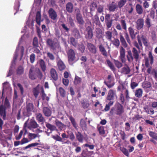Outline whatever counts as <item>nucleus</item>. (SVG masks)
Here are the masks:
<instances>
[{
  "label": "nucleus",
  "mask_w": 157,
  "mask_h": 157,
  "mask_svg": "<svg viewBox=\"0 0 157 157\" xmlns=\"http://www.w3.org/2000/svg\"><path fill=\"white\" fill-rule=\"evenodd\" d=\"M114 79L111 75H109L108 76L106 81H105L104 83L109 88H111L113 87L115 84L114 82Z\"/></svg>",
  "instance_id": "9b49d317"
},
{
  "label": "nucleus",
  "mask_w": 157,
  "mask_h": 157,
  "mask_svg": "<svg viewBox=\"0 0 157 157\" xmlns=\"http://www.w3.org/2000/svg\"><path fill=\"white\" fill-rule=\"evenodd\" d=\"M78 49L82 53L84 52L85 50V47L82 43L78 45Z\"/></svg>",
  "instance_id": "5fc2aeb1"
},
{
  "label": "nucleus",
  "mask_w": 157,
  "mask_h": 157,
  "mask_svg": "<svg viewBox=\"0 0 157 157\" xmlns=\"http://www.w3.org/2000/svg\"><path fill=\"white\" fill-rule=\"evenodd\" d=\"M120 56L119 57V59L121 60V62L117 60L114 59V63L116 67L118 68L121 67L122 66V63H125L126 61L125 55V50L122 46H121L120 50Z\"/></svg>",
  "instance_id": "f257e3e1"
},
{
  "label": "nucleus",
  "mask_w": 157,
  "mask_h": 157,
  "mask_svg": "<svg viewBox=\"0 0 157 157\" xmlns=\"http://www.w3.org/2000/svg\"><path fill=\"white\" fill-rule=\"evenodd\" d=\"M136 10L137 13L139 15L142 14L144 12V9L142 6L139 4L136 6Z\"/></svg>",
  "instance_id": "2f4dec72"
},
{
  "label": "nucleus",
  "mask_w": 157,
  "mask_h": 157,
  "mask_svg": "<svg viewBox=\"0 0 157 157\" xmlns=\"http://www.w3.org/2000/svg\"><path fill=\"white\" fill-rule=\"evenodd\" d=\"M95 35L98 39H101L102 37V30L99 28H96L95 29Z\"/></svg>",
  "instance_id": "72a5a7b5"
},
{
  "label": "nucleus",
  "mask_w": 157,
  "mask_h": 157,
  "mask_svg": "<svg viewBox=\"0 0 157 157\" xmlns=\"http://www.w3.org/2000/svg\"><path fill=\"white\" fill-rule=\"evenodd\" d=\"M20 6L19 1L18 0H16L14 6V9L16 10L17 12L18 11Z\"/></svg>",
  "instance_id": "338daca9"
},
{
  "label": "nucleus",
  "mask_w": 157,
  "mask_h": 157,
  "mask_svg": "<svg viewBox=\"0 0 157 157\" xmlns=\"http://www.w3.org/2000/svg\"><path fill=\"white\" fill-rule=\"evenodd\" d=\"M127 58L128 62H130L133 61L135 59V61H137L139 58V54L137 50L135 48H132V52L131 50L127 51Z\"/></svg>",
  "instance_id": "f03ea898"
},
{
  "label": "nucleus",
  "mask_w": 157,
  "mask_h": 157,
  "mask_svg": "<svg viewBox=\"0 0 157 157\" xmlns=\"http://www.w3.org/2000/svg\"><path fill=\"white\" fill-rule=\"evenodd\" d=\"M69 118L73 126L75 128H77L78 126L77 124L75 122V118L72 116H69Z\"/></svg>",
  "instance_id": "a18cd8bd"
},
{
  "label": "nucleus",
  "mask_w": 157,
  "mask_h": 157,
  "mask_svg": "<svg viewBox=\"0 0 157 157\" xmlns=\"http://www.w3.org/2000/svg\"><path fill=\"white\" fill-rule=\"evenodd\" d=\"M55 124L60 131L62 130L66 127L65 125L58 120H56L55 121Z\"/></svg>",
  "instance_id": "473e14b6"
},
{
  "label": "nucleus",
  "mask_w": 157,
  "mask_h": 157,
  "mask_svg": "<svg viewBox=\"0 0 157 157\" xmlns=\"http://www.w3.org/2000/svg\"><path fill=\"white\" fill-rule=\"evenodd\" d=\"M50 73L52 79L55 81L57 80L58 77V73L56 70L53 68H52L50 70Z\"/></svg>",
  "instance_id": "412c9836"
},
{
  "label": "nucleus",
  "mask_w": 157,
  "mask_h": 157,
  "mask_svg": "<svg viewBox=\"0 0 157 157\" xmlns=\"http://www.w3.org/2000/svg\"><path fill=\"white\" fill-rule=\"evenodd\" d=\"M130 71L129 67L127 65H125L121 68V72L122 74L127 75L130 73Z\"/></svg>",
  "instance_id": "c756f323"
},
{
  "label": "nucleus",
  "mask_w": 157,
  "mask_h": 157,
  "mask_svg": "<svg viewBox=\"0 0 157 157\" xmlns=\"http://www.w3.org/2000/svg\"><path fill=\"white\" fill-rule=\"evenodd\" d=\"M148 56L150 62V63L152 65L154 63V57L151 52H149Z\"/></svg>",
  "instance_id": "0e129e2a"
},
{
  "label": "nucleus",
  "mask_w": 157,
  "mask_h": 157,
  "mask_svg": "<svg viewBox=\"0 0 157 157\" xmlns=\"http://www.w3.org/2000/svg\"><path fill=\"white\" fill-rule=\"evenodd\" d=\"M73 37L70 38V41L71 44L74 47H76L78 45V41Z\"/></svg>",
  "instance_id": "a19ab883"
},
{
  "label": "nucleus",
  "mask_w": 157,
  "mask_h": 157,
  "mask_svg": "<svg viewBox=\"0 0 157 157\" xmlns=\"http://www.w3.org/2000/svg\"><path fill=\"white\" fill-rule=\"evenodd\" d=\"M46 41L47 45L51 49L53 50L56 49L58 45V43L56 42L53 41L50 38L47 39Z\"/></svg>",
  "instance_id": "9d476101"
},
{
  "label": "nucleus",
  "mask_w": 157,
  "mask_h": 157,
  "mask_svg": "<svg viewBox=\"0 0 157 157\" xmlns=\"http://www.w3.org/2000/svg\"><path fill=\"white\" fill-rule=\"evenodd\" d=\"M33 95L35 98H37L39 95V91L37 87L34 88L33 89Z\"/></svg>",
  "instance_id": "774afa93"
},
{
  "label": "nucleus",
  "mask_w": 157,
  "mask_h": 157,
  "mask_svg": "<svg viewBox=\"0 0 157 157\" xmlns=\"http://www.w3.org/2000/svg\"><path fill=\"white\" fill-rule=\"evenodd\" d=\"M34 108L33 103H29L26 106V110L23 111V114L24 116L29 117L31 115V112Z\"/></svg>",
  "instance_id": "20e7f679"
},
{
  "label": "nucleus",
  "mask_w": 157,
  "mask_h": 157,
  "mask_svg": "<svg viewBox=\"0 0 157 157\" xmlns=\"http://www.w3.org/2000/svg\"><path fill=\"white\" fill-rule=\"evenodd\" d=\"M72 35L77 39L81 38V35L79 30L76 28H74L72 31Z\"/></svg>",
  "instance_id": "5701e85b"
},
{
  "label": "nucleus",
  "mask_w": 157,
  "mask_h": 157,
  "mask_svg": "<svg viewBox=\"0 0 157 157\" xmlns=\"http://www.w3.org/2000/svg\"><path fill=\"white\" fill-rule=\"evenodd\" d=\"M114 102V101H109L108 103L106 105L104 110L105 111H109V110L110 106L113 105Z\"/></svg>",
  "instance_id": "603ef678"
},
{
  "label": "nucleus",
  "mask_w": 157,
  "mask_h": 157,
  "mask_svg": "<svg viewBox=\"0 0 157 157\" xmlns=\"http://www.w3.org/2000/svg\"><path fill=\"white\" fill-rule=\"evenodd\" d=\"M149 135L150 137L157 141V134L156 133L150 131L149 132Z\"/></svg>",
  "instance_id": "6e6d98bb"
},
{
  "label": "nucleus",
  "mask_w": 157,
  "mask_h": 157,
  "mask_svg": "<svg viewBox=\"0 0 157 157\" xmlns=\"http://www.w3.org/2000/svg\"><path fill=\"white\" fill-rule=\"evenodd\" d=\"M145 22L147 27L148 29H149L152 25L151 22V19L148 17L145 20Z\"/></svg>",
  "instance_id": "8fccbe9b"
},
{
  "label": "nucleus",
  "mask_w": 157,
  "mask_h": 157,
  "mask_svg": "<svg viewBox=\"0 0 157 157\" xmlns=\"http://www.w3.org/2000/svg\"><path fill=\"white\" fill-rule=\"evenodd\" d=\"M75 135L78 141L80 143H82L84 139V136L81 133L79 132H78L77 133H76Z\"/></svg>",
  "instance_id": "c9c22d12"
},
{
  "label": "nucleus",
  "mask_w": 157,
  "mask_h": 157,
  "mask_svg": "<svg viewBox=\"0 0 157 157\" xmlns=\"http://www.w3.org/2000/svg\"><path fill=\"white\" fill-rule=\"evenodd\" d=\"M99 48L100 52L101 54L105 57H107L108 55L107 51L103 45L101 44L99 46Z\"/></svg>",
  "instance_id": "bb28decb"
},
{
  "label": "nucleus",
  "mask_w": 157,
  "mask_h": 157,
  "mask_svg": "<svg viewBox=\"0 0 157 157\" xmlns=\"http://www.w3.org/2000/svg\"><path fill=\"white\" fill-rule=\"evenodd\" d=\"M59 91L61 96L63 97H65L66 92L64 89L62 87H60L59 88Z\"/></svg>",
  "instance_id": "69168bd1"
},
{
  "label": "nucleus",
  "mask_w": 157,
  "mask_h": 157,
  "mask_svg": "<svg viewBox=\"0 0 157 157\" xmlns=\"http://www.w3.org/2000/svg\"><path fill=\"white\" fill-rule=\"evenodd\" d=\"M106 38L109 40H111L112 36V32L109 31H107L105 33Z\"/></svg>",
  "instance_id": "13d9d810"
},
{
  "label": "nucleus",
  "mask_w": 157,
  "mask_h": 157,
  "mask_svg": "<svg viewBox=\"0 0 157 157\" xmlns=\"http://www.w3.org/2000/svg\"><path fill=\"white\" fill-rule=\"evenodd\" d=\"M75 13L76 19L78 23L81 25H83L84 21L80 10L78 8L76 9L75 10Z\"/></svg>",
  "instance_id": "423d86ee"
},
{
  "label": "nucleus",
  "mask_w": 157,
  "mask_h": 157,
  "mask_svg": "<svg viewBox=\"0 0 157 157\" xmlns=\"http://www.w3.org/2000/svg\"><path fill=\"white\" fill-rule=\"evenodd\" d=\"M35 115L36 120L38 122H41L42 124H43L45 121V120L42 114L39 113H37Z\"/></svg>",
  "instance_id": "b1692460"
},
{
  "label": "nucleus",
  "mask_w": 157,
  "mask_h": 157,
  "mask_svg": "<svg viewBox=\"0 0 157 157\" xmlns=\"http://www.w3.org/2000/svg\"><path fill=\"white\" fill-rule=\"evenodd\" d=\"M143 91L141 89H138L136 90L135 93V95L138 98H140L142 96Z\"/></svg>",
  "instance_id": "09e8293b"
},
{
  "label": "nucleus",
  "mask_w": 157,
  "mask_h": 157,
  "mask_svg": "<svg viewBox=\"0 0 157 157\" xmlns=\"http://www.w3.org/2000/svg\"><path fill=\"white\" fill-rule=\"evenodd\" d=\"M142 86L144 89H147L151 86V84L148 82H145L142 84Z\"/></svg>",
  "instance_id": "4d7b16f0"
},
{
  "label": "nucleus",
  "mask_w": 157,
  "mask_h": 157,
  "mask_svg": "<svg viewBox=\"0 0 157 157\" xmlns=\"http://www.w3.org/2000/svg\"><path fill=\"white\" fill-rule=\"evenodd\" d=\"M38 63L42 71L44 72L46 70V66L44 60L43 59H40L38 61Z\"/></svg>",
  "instance_id": "cd10ccee"
},
{
  "label": "nucleus",
  "mask_w": 157,
  "mask_h": 157,
  "mask_svg": "<svg viewBox=\"0 0 157 157\" xmlns=\"http://www.w3.org/2000/svg\"><path fill=\"white\" fill-rule=\"evenodd\" d=\"M128 30L131 39L133 40L135 38L136 35L137 34V33L135 32L134 29L132 27L128 28Z\"/></svg>",
  "instance_id": "c85d7f7f"
},
{
  "label": "nucleus",
  "mask_w": 157,
  "mask_h": 157,
  "mask_svg": "<svg viewBox=\"0 0 157 157\" xmlns=\"http://www.w3.org/2000/svg\"><path fill=\"white\" fill-rule=\"evenodd\" d=\"M82 82V79L78 76H76L75 77L74 83L75 84L77 85L81 83Z\"/></svg>",
  "instance_id": "052dcab7"
},
{
  "label": "nucleus",
  "mask_w": 157,
  "mask_h": 157,
  "mask_svg": "<svg viewBox=\"0 0 157 157\" xmlns=\"http://www.w3.org/2000/svg\"><path fill=\"white\" fill-rule=\"evenodd\" d=\"M67 53L69 63L71 65H73L76 61V54L75 51L71 48L69 49L67 51Z\"/></svg>",
  "instance_id": "7ed1b4c3"
},
{
  "label": "nucleus",
  "mask_w": 157,
  "mask_h": 157,
  "mask_svg": "<svg viewBox=\"0 0 157 157\" xmlns=\"http://www.w3.org/2000/svg\"><path fill=\"white\" fill-rule=\"evenodd\" d=\"M46 41L47 45L51 49L53 50L56 49L58 45V43L56 42L53 41L50 38L47 39Z\"/></svg>",
  "instance_id": "1a4fd4ad"
},
{
  "label": "nucleus",
  "mask_w": 157,
  "mask_h": 157,
  "mask_svg": "<svg viewBox=\"0 0 157 157\" xmlns=\"http://www.w3.org/2000/svg\"><path fill=\"white\" fill-rule=\"evenodd\" d=\"M126 90H128L126 88V86L125 85L124 83H121L117 87V90L118 91H121V92H123V91Z\"/></svg>",
  "instance_id": "4c0bfd02"
},
{
  "label": "nucleus",
  "mask_w": 157,
  "mask_h": 157,
  "mask_svg": "<svg viewBox=\"0 0 157 157\" xmlns=\"http://www.w3.org/2000/svg\"><path fill=\"white\" fill-rule=\"evenodd\" d=\"M85 37L87 40H90L93 38L94 34L93 29L91 26H87L85 32Z\"/></svg>",
  "instance_id": "39448f33"
},
{
  "label": "nucleus",
  "mask_w": 157,
  "mask_h": 157,
  "mask_svg": "<svg viewBox=\"0 0 157 157\" xmlns=\"http://www.w3.org/2000/svg\"><path fill=\"white\" fill-rule=\"evenodd\" d=\"M120 41L122 45L123 46L122 47L124 48H127L128 46V44H127V43L124 36L122 34H120Z\"/></svg>",
  "instance_id": "e433bc0d"
},
{
  "label": "nucleus",
  "mask_w": 157,
  "mask_h": 157,
  "mask_svg": "<svg viewBox=\"0 0 157 157\" xmlns=\"http://www.w3.org/2000/svg\"><path fill=\"white\" fill-rule=\"evenodd\" d=\"M137 38L138 42L140 45L142 46V40L144 46L146 47H147L148 46L147 40L146 37L145 36L142 35L141 37H140L139 35H138L137 36Z\"/></svg>",
  "instance_id": "ddd939ff"
},
{
  "label": "nucleus",
  "mask_w": 157,
  "mask_h": 157,
  "mask_svg": "<svg viewBox=\"0 0 157 157\" xmlns=\"http://www.w3.org/2000/svg\"><path fill=\"white\" fill-rule=\"evenodd\" d=\"M24 71V68L22 66H19L17 70V75H21L22 74Z\"/></svg>",
  "instance_id": "de8ad7c7"
},
{
  "label": "nucleus",
  "mask_w": 157,
  "mask_h": 157,
  "mask_svg": "<svg viewBox=\"0 0 157 157\" xmlns=\"http://www.w3.org/2000/svg\"><path fill=\"white\" fill-rule=\"evenodd\" d=\"M52 137L56 141L62 142V143L63 142V140L62 138L58 135L52 136Z\"/></svg>",
  "instance_id": "864d4df0"
},
{
  "label": "nucleus",
  "mask_w": 157,
  "mask_h": 157,
  "mask_svg": "<svg viewBox=\"0 0 157 157\" xmlns=\"http://www.w3.org/2000/svg\"><path fill=\"white\" fill-rule=\"evenodd\" d=\"M57 65L59 70L60 71L64 70L66 68L65 65L61 60L58 61L57 63Z\"/></svg>",
  "instance_id": "f704fd0d"
},
{
  "label": "nucleus",
  "mask_w": 157,
  "mask_h": 157,
  "mask_svg": "<svg viewBox=\"0 0 157 157\" xmlns=\"http://www.w3.org/2000/svg\"><path fill=\"white\" fill-rule=\"evenodd\" d=\"M73 5L71 2H68L66 4V10L68 13H72L73 11Z\"/></svg>",
  "instance_id": "7c9ffc66"
},
{
  "label": "nucleus",
  "mask_w": 157,
  "mask_h": 157,
  "mask_svg": "<svg viewBox=\"0 0 157 157\" xmlns=\"http://www.w3.org/2000/svg\"><path fill=\"white\" fill-rule=\"evenodd\" d=\"M49 17L53 20H56L57 17V15L55 10L52 8H50L48 11Z\"/></svg>",
  "instance_id": "f3484780"
},
{
  "label": "nucleus",
  "mask_w": 157,
  "mask_h": 157,
  "mask_svg": "<svg viewBox=\"0 0 157 157\" xmlns=\"http://www.w3.org/2000/svg\"><path fill=\"white\" fill-rule=\"evenodd\" d=\"M41 15L40 12L38 11L36 14V23L39 25H40Z\"/></svg>",
  "instance_id": "79ce46f5"
},
{
  "label": "nucleus",
  "mask_w": 157,
  "mask_h": 157,
  "mask_svg": "<svg viewBox=\"0 0 157 157\" xmlns=\"http://www.w3.org/2000/svg\"><path fill=\"white\" fill-rule=\"evenodd\" d=\"M43 112L45 116L49 117L52 114L51 110L48 107H44L43 108Z\"/></svg>",
  "instance_id": "a878e982"
},
{
  "label": "nucleus",
  "mask_w": 157,
  "mask_h": 157,
  "mask_svg": "<svg viewBox=\"0 0 157 157\" xmlns=\"http://www.w3.org/2000/svg\"><path fill=\"white\" fill-rule=\"evenodd\" d=\"M106 61L107 65L113 71H115L116 70V68L115 67L114 65L112 62H111L110 60L107 59Z\"/></svg>",
  "instance_id": "ea45409f"
},
{
  "label": "nucleus",
  "mask_w": 157,
  "mask_h": 157,
  "mask_svg": "<svg viewBox=\"0 0 157 157\" xmlns=\"http://www.w3.org/2000/svg\"><path fill=\"white\" fill-rule=\"evenodd\" d=\"M108 7L109 10L111 12H114L118 7L117 3L114 1L109 3L108 6Z\"/></svg>",
  "instance_id": "dca6fc26"
},
{
  "label": "nucleus",
  "mask_w": 157,
  "mask_h": 157,
  "mask_svg": "<svg viewBox=\"0 0 157 157\" xmlns=\"http://www.w3.org/2000/svg\"><path fill=\"white\" fill-rule=\"evenodd\" d=\"M80 126L83 130H86L87 129V124L86 121L82 119L80 121Z\"/></svg>",
  "instance_id": "58836bf2"
},
{
  "label": "nucleus",
  "mask_w": 157,
  "mask_h": 157,
  "mask_svg": "<svg viewBox=\"0 0 157 157\" xmlns=\"http://www.w3.org/2000/svg\"><path fill=\"white\" fill-rule=\"evenodd\" d=\"M98 130L99 133L100 135H104L105 133L104 127L103 126H98Z\"/></svg>",
  "instance_id": "bf43d9fd"
},
{
  "label": "nucleus",
  "mask_w": 157,
  "mask_h": 157,
  "mask_svg": "<svg viewBox=\"0 0 157 157\" xmlns=\"http://www.w3.org/2000/svg\"><path fill=\"white\" fill-rule=\"evenodd\" d=\"M112 43L113 45L117 48L119 47L120 45L119 40L117 38H114L113 40L112 41Z\"/></svg>",
  "instance_id": "c03bdc74"
},
{
  "label": "nucleus",
  "mask_w": 157,
  "mask_h": 157,
  "mask_svg": "<svg viewBox=\"0 0 157 157\" xmlns=\"http://www.w3.org/2000/svg\"><path fill=\"white\" fill-rule=\"evenodd\" d=\"M39 145V144L38 143H32L30 144H29L27 146L24 147L23 148V149L25 150L31 147L36 146L38 145Z\"/></svg>",
  "instance_id": "e2e57ef3"
},
{
  "label": "nucleus",
  "mask_w": 157,
  "mask_h": 157,
  "mask_svg": "<svg viewBox=\"0 0 157 157\" xmlns=\"http://www.w3.org/2000/svg\"><path fill=\"white\" fill-rule=\"evenodd\" d=\"M120 24L118 23L117 24L116 28L118 30L121 31L122 29L126 31L127 23L126 21L124 19H121L120 20Z\"/></svg>",
  "instance_id": "6e6552de"
},
{
  "label": "nucleus",
  "mask_w": 157,
  "mask_h": 157,
  "mask_svg": "<svg viewBox=\"0 0 157 157\" xmlns=\"http://www.w3.org/2000/svg\"><path fill=\"white\" fill-rule=\"evenodd\" d=\"M144 20L143 18L138 19L136 22V28L138 30H140L143 27L144 25Z\"/></svg>",
  "instance_id": "6ab92c4d"
},
{
  "label": "nucleus",
  "mask_w": 157,
  "mask_h": 157,
  "mask_svg": "<svg viewBox=\"0 0 157 157\" xmlns=\"http://www.w3.org/2000/svg\"><path fill=\"white\" fill-rule=\"evenodd\" d=\"M33 67H31L29 71V77L32 80H34L37 78L36 72L33 71Z\"/></svg>",
  "instance_id": "4be33fe9"
},
{
  "label": "nucleus",
  "mask_w": 157,
  "mask_h": 157,
  "mask_svg": "<svg viewBox=\"0 0 157 157\" xmlns=\"http://www.w3.org/2000/svg\"><path fill=\"white\" fill-rule=\"evenodd\" d=\"M124 108L123 106L120 103L118 104L115 110L116 114L121 116L124 113Z\"/></svg>",
  "instance_id": "2eb2a0df"
},
{
  "label": "nucleus",
  "mask_w": 157,
  "mask_h": 157,
  "mask_svg": "<svg viewBox=\"0 0 157 157\" xmlns=\"http://www.w3.org/2000/svg\"><path fill=\"white\" fill-rule=\"evenodd\" d=\"M144 58L145 67L147 68H148L147 70V72L148 74H151L152 75V71L153 70L152 68L151 67H149V59L146 57H145Z\"/></svg>",
  "instance_id": "a211bd4d"
},
{
  "label": "nucleus",
  "mask_w": 157,
  "mask_h": 157,
  "mask_svg": "<svg viewBox=\"0 0 157 157\" xmlns=\"http://www.w3.org/2000/svg\"><path fill=\"white\" fill-rule=\"evenodd\" d=\"M127 2V0H120L117 5L118 7L121 9L125 4Z\"/></svg>",
  "instance_id": "49530a36"
},
{
  "label": "nucleus",
  "mask_w": 157,
  "mask_h": 157,
  "mask_svg": "<svg viewBox=\"0 0 157 157\" xmlns=\"http://www.w3.org/2000/svg\"><path fill=\"white\" fill-rule=\"evenodd\" d=\"M39 127V125L35 121L31 120L28 124V128L31 129L32 128H36Z\"/></svg>",
  "instance_id": "aec40b11"
},
{
  "label": "nucleus",
  "mask_w": 157,
  "mask_h": 157,
  "mask_svg": "<svg viewBox=\"0 0 157 157\" xmlns=\"http://www.w3.org/2000/svg\"><path fill=\"white\" fill-rule=\"evenodd\" d=\"M117 97L115 91L112 89H110L108 91L106 99L110 101H113L115 97Z\"/></svg>",
  "instance_id": "f8f14e48"
},
{
  "label": "nucleus",
  "mask_w": 157,
  "mask_h": 157,
  "mask_svg": "<svg viewBox=\"0 0 157 157\" xmlns=\"http://www.w3.org/2000/svg\"><path fill=\"white\" fill-rule=\"evenodd\" d=\"M113 21V20L111 17V15L109 14L106 13L105 15V22L106 25L107 29L111 27Z\"/></svg>",
  "instance_id": "0eeeda50"
},
{
  "label": "nucleus",
  "mask_w": 157,
  "mask_h": 157,
  "mask_svg": "<svg viewBox=\"0 0 157 157\" xmlns=\"http://www.w3.org/2000/svg\"><path fill=\"white\" fill-rule=\"evenodd\" d=\"M97 13H101L103 12L104 11V6L102 5H100L97 7Z\"/></svg>",
  "instance_id": "680f3d73"
},
{
  "label": "nucleus",
  "mask_w": 157,
  "mask_h": 157,
  "mask_svg": "<svg viewBox=\"0 0 157 157\" xmlns=\"http://www.w3.org/2000/svg\"><path fill=\"white\" fill-rule=\"evenodd\" d=\"M97 4L94 2H92L90 6V12L94 11L97 8Z\"/></svg>",
  "instance_id": "3c124183"
},
{
  "label": "nucleus",
  "mask_w": 157,
  "mask_h": 157,
  "mask_svg": "<svg viewBox=\"0 0 157 157\" xmlns=\"http://www.w3.org/2000/svg\"><path fill=\"white\" fill-rule=\"evenodd\" d=\"M0 114L1 116H3V119L5 120L6 117V114L5 109L2 105H1L0 106Z\"/></svg>",
  "instance_id": "37998d69"
},
{
  "label": "nucleus",
  "mask_w": 157,
  "mask_h": 157,
  "mask_svg": "<svg viewBox=\"0 0 157 157\" xmlns=\"http://www.w3.org/2000/svg\"><path fill=\"white\" fill-rule=\"evenodd\" d=\"M45 125L46 127L51 131V132L48 133L49 134L51 133L53 131H58L56 127L54 125L51 124L48 122H46Z\"/></svg>",
  "instance_id": "393cba45"
},
{
  "label": "nucleus",
  "mask_w": 157,
  "mask_h": 157,
  "mask_svg": "<svg viewBox=\"0 0 157 157\" xmlns=\"http://www.w3.org/2000/svg\"><path fill=\"white\" fill-rule=\"evenodd\" d=\"M86 46L89 51L93 54H96L97 52V49L96 46L93 44L87 42Z\"/></svg>",
  "instance_id": "4468645a"
}]
</instances>
